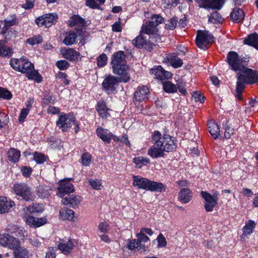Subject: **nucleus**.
Segmentation results:
<instances>
[{
  "label": "nucleus",
  "instance_id": "nucleus-5",
  "mask_svg": "<svg viewBox=\"0 0 258 258\" xmlns=\"http://www.w3.org/2000/svg\"><path fill=\"white\" fill-rule=\"evenodd\" d=\"M22 63L23 64L21 66L19 72L26 74L30 80H34L37 83H40L42 81V76L34 69L33 63L24 58L22 59Z\"/></svg>",
  "mask_w": 258,
  "mask_h": 258
},
{
  "label": "nucleus",
  "instance_id": "nucleus-28",
  "mask_svg": "<svg viewBox=\"0 0 258 258\" xmlns=\"http://www.w3.org/2000/svg\"><path fill=\"white\" fill-rule=\"evenodd\" d=\"M149 93V89L146 86L139 87L135 92V98L138 101H142L147 98Z\"/></svg>",
  "mask_w": 258,
  "mask_h": 258
},
{
  "label": "nucleus",
  "instance_id": "nucleus-51",
  "mask_svg": "<svg viewBox=\"0 0 258 258\" xmlns=\"http://www.w3.org/2000/svg\"><path fill=\"white\" fill-rule=\"evenodd\" d=\"M178 20L177 18H172L165 24V28L169 30H174L177 23Z\"/></svg>",
  "mask_w": 258,
  "mask_h": 258
},
{
  "label": "nucleus",
  "instance_id": "nucleus-12",
  "mask_svg": "<svg viewBox=\"0 0 258 258\" xmlns=\"http://www.w3.org/2000/svg\"><path fill=\"white\" fill-rule=\"evenodd\" d=\"M141 32L149 36L150 39L152 41L158 42L161 40L160 36L158 34V29L152 25L150 22H147L142 27Z\"/></svg>",
  "mask_w": 258,
  "mask_h": 258
},
{
  "label": "nucleus",
  "instance_id": "nucleus-21",
  "mask_svg": "<svg viewBox=\"0 0 258 258\" xmlns=\"http://www.w3.org/2000/svg\"><path fill=\"white\" fill-rule=\"evenodd\" d=\"M74 246V241L69 239L68 241H62L58 244L57 247L62 253L67 254L72 252Z\"/></svg>",
  "mask_w": 258,
  "mask_h": 258
},
{
  "label": "nucleus",
  "instance_id": "nucleus-14",
  "mask_svg": "<svg viewBox=\"0 0 258 258\" xmlns=\"http://www.w3.org/2000/svg\"><path fill=\"white\" fill-rule=\"evenodd\" d=\"M57 195L61 198H63L70 193L74 191L75 189L70 180L67 179L60 182L59 186L57 188Z\"/></svg>",
  "mask_w": 258,
  "mask_h": 258
},
{
  "label": "nucleus",
  "instance_id": "nucleus-36",
  "mask_svg": "<svg viewBox=\"0 0 258 258\" xmlns=\"http://www.w3.org/2000/svg\"><path fill=\"white\" fill-rule=\"evenodd\" d=\"M9 160L13 162H17L20 157V151L16 149L12 148L7 153Z\"/></svg>",
  "mask_w": 258,
  "mask_h": 258
},
{
  "label": "nucleus",
  "instance_id": "nucleus-23",
  "mask_svg": "<svg viewBox=\"0 0 258 258\" xmlns=\"http://www.w3.org/2000/svg\"><path fill=\"white\" fill-rule=\"evenodd\" d=\"M61 53L64 58L71 60H77L80 55V53L73 48H66L62 49Z\"/></svg>",
  "mask_w": 258,
  "mask_h": 258
},
{
  "label": "nucleus",
  "instance_id": "nucleus-32",
  "mask_svg": "<svg viewBox=\"0 0 258 258\" xmlns=\"http://www.w3.org/2000/svg\"><path fill=\"white\" fill-rule=\"evenodd\" d=\"M230 17L234 22H240L244 18V12L239 8H235L231 12Z\"/></svg>",
  "mask_w": 258,
  "mask_h": 258
},
{
  "label": "nucleus",
  "instance_id": "nucleus-20",
  "mask_svg": "<svg viewBox=\"0 0 258 258\" xmlns=\"http://www.w3.org/2000/svg\"><path fill=\"white\" fill-rule=\"evenodd\" d=\"M25 221L30 227L37 228L44 225L47 220L44 217L35 218L29 215L26 218Z\"/></svg>",
  "mask_w": 258,
  "mask_h": 258
},
{
  "label": "nucleus",
  "instance_id": "nucleus-61",
  "mask_svg": "<svg viewBox=\"0 0 258 258\" xmlns=\"http://www.w3.org/2000/svg\"><path fill=\"white\" fill-rule=\"evenodd\" d=\"M192 97L196 102L203 103L205 100V97L198 92H194L192 95Z\"/></svg>",
  "mask_w": 258,
  "mask_h": 258
},
{
  "label": "nucleus",
  "instance_id": "nucleus-25",
  "mask_svg": "<svg viewBox=\"0 0 258 258\" xmlns=\"http://www.w3.org/2000/svg\"><path fill=\"white\" fill-rule=\"evenodd\" d=\"M146 234L152 236L153 234V231L150 228H142L140 232L137 234L138 241L143 243L150 241V238L146 235Z\"/></svg>",
  "mask_w": 258,
  "mask_h": 258
},
{
  "label": "nucleus",
  "instance_id": "nucleus-64",
  "mask_svg": "<svg viewBox=\"0 0 258 258\" xmlns=\"http://www.w3.org/2000/svg\"><path fill=\"white\" fill-rule=\"evenodd\" d=\"M139 247V241L138 240L133 239L130 241L128 244V248L131 250H135Z\"/></svg>",
  "mask_w": 258,
  "mask_h": 258
},
{
  "label": "nucleus",
  "instance_id": "nucleus-9",
  "mask_svg": "<svg viewBox=\"0 0 258 258\" xmlns=\"http://www.w3.org/2000/svg\"><path fill=\"white\" fill-rule=\"evenodd\" d=\"M76 118L73 114H61L59 116L58 120L56 121V125L62 132L68 131L73 123H75Z\"/></svg>",
  "mask_w": 258,
  "mask_h": 258
},
{
  "label": "nucleus",
  "instance_id": "nucleus-63",
  "mask_svg": "<svg viewBox=\"0 0 258 258\" xmlns=\"http://www.w3.org/2000/svg\"><path fill=\"white\" fill-rule=\"evenodd\" d=\"M98 229L101 232L105 233L109 230L108 225L105 222H101L99 224Z\"/></svg>",
  "mask_w": 258,
  "mask_h": 258
},
{
  "label": "nucleus",
  "instance_id": "nucleus-58",
  "mask_svg": "<svg viewBox=\"0 0 258 258\" xmlns=\"http://www.w3.org/2000/svg\"><path fill=\"white\" fill-rule=\"evenodd\" d=\"M91 161V156L88 153H85L82 156V162L84 166H88Z\"/></svg>",
  "mask_w": 258,
  "mask_h": 258
},
{
  "label": "nucleus",
  "instance_id": "nucleus-39",
  "mask_svg": "<svg viewBox=\"0 0 258 258\" xmlns=\"http://www.w3.org/2000/svg\"><path fill=\"white\" fill-rule=\"evenodd\" d=\"M27 210L31 213H41L43 211L42 204H33L32 205L27 207Z\"/></svg>",
  "mask_w": 258,
  "mask_h": 258
},
{
  "label": "nucleus",
  "instance_id": "nucleus-53",
  "mask_svg": "<svg viewBox=\"0 0 258 258\" xmlns=\"http://www.w3.org/2000/svg\"><path fill=\"white\" fill-rule=\"evenodd\" d=\"M42 41V38L40 35L35 36L27 40V42L32 45L39 44L41 43Z\"/></svg>",
  "mask_w": 258,
  "mask_h": 258
},
{
  "label": "nucleus",
  "instance_id": "nucleus-13",
  "mask_svg": "<svg viewBox=\"0 0 258 258\" xmlns=\"http://www.w3.org/2000/svg\"><path fill=\"white\" fill-rule=\"evenodd\" d=\"M57 19L56 14H46L35 20V22L39 27H49L55 23Z\"/></svg>",
  "mask_w": 258,
  "mask_h": 258
},
{
  "label": "nucleus",
  "instance_id": "nucleus-3",
  "mask_svg": "<svg viewBox=\"0 0 258 258\" xmlns=\"http://www.w3.org/2000/svg\"><path fill=\"white\" fill-rule=\"evenodd\" d=\"M133 185L139 189L155 191H161L164 185L161 182L151 181L140 176L134 175Z\"/></svg>",
  "mask_w": 258,
  "mask_h": 258
},
{
  "label": "nucleus",
  "instance_id": "nucleus-7",
  "mask_svg": "<svg viewBox=\"0 0 258 258\" xmlns=\"http://www.w3.org/2000/svg\"><path fill=\"white\" fill-rule=\"evenodd\" d=\"M227 61L229 64L231 70L237 71H241L244 68L245 64L244 61L240 58L238 53L235 51H230L228 52L227 57Z\"/></svg>",
  "mask_w": 258,
  "mask_h": 258
},
{
  "label": "nucleus",
  "instance_id": "nucleus-8",
  "mask_svg": "<svg viewBox=\"0 0 258 258\" xmlns=\"http://www.w3.org/2000/svg\"><path fill=\"white\" fill-rule=\"evenodd\" d=\"M15 194L19 196L25 201H32L34 200V195L30 190L29 187L25 183H16L13 186Z\"/></svg>",
  "mask_w": 258,
  "mask_h": 258
},
{
  "label": "nucleus",
  "instance_id": "nucleus-1",
  "mask_svg": "<svg viewBox=\"0 0 258 258\" xmlns=\"http://www.w3.org/2000/svg\"><path fill=\"white\" fill-rule=\"evenodd\" d=\"M235 97L239 100L242 99V93L246 84H252L257 82V74L251 69L245 68L239 71L237 77Z\"/></svg>",
  "mask_w": 258,
  "mask_h": 258
},
{
  "label": "nucleus",
  "instance_id": "nucleus-42",
  "mask_svg": "<svg viewBox=\"0 0 258 258\" xmlns=\"http://www.w3.org/2000/svg\"><path fill=\"white\" fill-rule=\"evenodd\" d=\"M171 66L174 68H178L183 64L182 60L176 56H170L169 58Z\"/></svg>",
  "mask_w": 258,
  "mask_h": 258
},
{
  "label": "nucleus",
  "instance_id": "nucleus-35",
  "mask_svg": "<svg viewBox=\"0 0 258 258\" xmlns=\"http://www.w3.org/2000/svg\"><path fill=\"white\" fill-rule=\"evenodd\" d=\"M244 43L252 46L258 50V34H250L244 40Z\"/></svg>",
  "mask_w": 258,
  "mask_h": 258
},
{
  "label": "nucleus",
  "instance_id": "nucleus-16",
  "mask_svg": "<svg viewBox=\"0 0 258 258\" xmlns=\"http://www.w3.org/2000/svg\"><path fill=\"white\" fill-rule=\"evenodd\" d=\"M81 201V197L74 195H68L63 197L61 200L63 205L68 206L74 209L77 208Z\"/></svg>",
  "mask_w": 258,
  "mask_h": 258
},
{
  "label": "nucleus",
  "instance_id": "nucleus-50",
  "mask_svg": "<svg viewBox=\"0 0 258 258\" xmlns=\"http://www.w3.org/2000/svg\"><path fill=\"white\" fill-rule=\"evenodd\" d=\"M22 59H23V58H21L20 59H18L16 58L11 59L10 61V64L11 67L14 69L19 71L21 66L23 64V63H22Z\"/></svg>",
  "mask_w": 258,
  "mask_h": 258
},
{
  "label": "nucleus",
  "instance_id": "nucleus-41",
  "mask_svg": "<svg viewBox=\"0 0 258 258\" xmlns=\"http://www.w3.org/2000/svg\"><path fill=\"white\" fill-rule=\"evenodd\" d=\"M223 20V19L222 17L217 11H215L212 13L209 17V21L213 24L222 23Z\"/></svg>",
  "mask_w": 258,
  "mask_h": 258
},
{
  "label": "nucleus",
  "instance_id": "nucleus-33",
  "mask_svg": "<svg viewBox=\"0 0 258 258\" xmlns=\"http://www.w3.org/2000/svg\"><path fill=\"white\" fill-rule=\"evenodd\" d=\"M209 133L212 137L215 139L218 138L220 136V129L218 124L214 121H210L208 123Z\"/></svg>",
  "mask_w": 258,
  "mask_h": 258
},
{
  "label": "nucleus",
  "instance_id": "nucleus-30",
  "mask_svg": "<svg viewBox=\"0 0 258 258\" xmlns=\"http://www.w3.org/2000/svg\"><path fill=\"white\" fill-rule=\"evenodd\" d=\"M75 213L71 210L66 208H63L59 211L60 219L62 220H73L74 218Z\"/></svg>",
  "mask_w": 258,
  "mask_h": 258
},
{
  "label": "nucleus",
  "instance_id": "nucleus-47",
  "mask_svg": "<svg viewBox=\"0 0 258 258\" xmlns=\"http://www.w3.org/2000/svg\"><path fill=\"white\" fill-rule=\"evenodd\" d=\"M49 189L47 187L39 186L37 190L38 196L41 198H48L49 196Z\"/></svg>",
  "mask_w": 258,
  "mask_h": 258
},
{
  "label": "nucleus",
  "instance_id": "nucleus-18",
  "mask_svg": "<svg viewBox=\"0 0 258 258\" xmlns=\"http://www.w3.org/2000/svg\"><path fill=\"white\" fill-rule=\"evenodd\" d=\"M15 203L6 197H0V214L11 212L15 207Z\"/></svg>",
  "mask_w": 258,
  "mask_h": 258
},
{
  "label": "nucleus",
  "instance_id": "nucleus-4",
  "mask_svg": "<svg viewBox=\"0 0 258 258\" xmlns=\"http://www.w3.org/2000/svg\"><path fill=\"white\" fill-rule=\"evenodd\" d=\"M152 140L156 146L160 147L165 152H171L176 147L171 136L165 135L162 137L159 131L154 132Z\"/></svg>",
  "mask_w": 258,
  "mask_h": 258
},
{
  "label": "nucleus",
  "instance_id": "nucleus-31",
  "mask_svg": "<svg viewBox=\"0 0 258 258\" xmlns=\"http://www.w3.org/2000/svg\"><path fill=\"white\" fill-rule=\"evenodd\" d=\"M13 249V258H28V252L25 247L18 245Z\"/></svg>",
  "mask_w": 258,
  "mask_h": 258
},
{
  "label": "nucleus",
  "instance_id": "nucleus-6",
  "mask_svg": "<svg viewBox=\"0 0 258 258\" xmlns=\"http://www.w3.org/2000/svg\"><path fill=\"white\" fill-rule=\"evenodd\" d=\"M196 41L200 48L206 50L208 48L207 45L214 41V37L209 31L199 30Z\"/></svg>",
  "mask_w": 258,
  "mask_h": 258
},
{
  "label": "nucleus",
  "instance_id": "nucleus-57",
  "mask_svg": "<svg viewBox=\"0 0 258 258\" xmlns=\"http://www.w3.org/2000/svg\"><path fill=\"white\" fill-rule=\"evenodd\" d=\"M8 122V116L6 113L0 112V128L7 124Z\"/></svg>",
  "mask_w": 258,
  "mask_h": 258
},
{
  "label": "nucleus",
  "instance_id": "nucleus-43",
  "mask_svg": "<svg viewBox=\"0 0 258 258\" xmlns=\"http://www.w3.org/2000/svg\"><path fill=\"white\" fill-rule=\"evenodd\" d=\"M134 162L137 167L141 168L143 165H147L150 163V160L147 158L137 157L134 159Z\"/></svg>",
  "mask_w": 258,
  "mask_h": 258
},
{
  "label": "nucleus",
  "instance_id": "nucleus-24",
  "mask_svg": "<svg viewBox=\"0 0 258 258\" xmlns=\"http://www.w3.org/2000/svg\"><path fill=\"white\" fill-rule=\"evenodd\" d=\"M85 20L78 15H73L69 21V26L70 27H73L75 26H78L79 27V29H81L82 31V27L85 26Z\"/></svg>",
  "mask_w": 258,
  "mask_h": 258
},
{
  "label": "nucleus",
  "instance_id": "nucleus-26",
  "mask_svg": "<svg viewBox=\"0 0 258 258\" xmlns=\"http://www.w3.org/2000/svg\"><path fill=\"white\" fill-rule=\"evenodd\" d=\"M96 133L97 136L105 143H109L111 140V137L112 136V134L111 132H109L108 130L106 129H104L102 127H98L96 130Z\"/></svg>",
  "mask_w": 258,
  "mask_h": 258
},
{
  "label": "nucleus",
  "instance_id": "nucleus-40",
  "mask_svg": "<svg viewBox=\"0 0 258 258\" xmlns=\"http://www.w3.org/2000/svg\"><path fill=\"white\" fill-rule=\"evenodd\" d=\"M254 226V222L251 220L249 221L243 228L242 236H246L251 233Z\"/></svg>",
  "mask_w": 258,
  "mask_h": 258
},
{
  "label": "nucleus",
  "instance_id": "nucleus-52",
  "mask_svg": "<svg viewBox=\"0 0 258 258\" xmlns=\"http://www.w3.org/2000/svg\"><path fill=\"white\" fill-rule=\"evenodd\" d=\"M90 185L92 187L96 190L100 189L102 183L101 181L97 179H90L89 181Z\"/></svg>",
  "mask_w": 258,
  "mask_h": 258
},
{
  "label": "nucleus",
  "instance_id": "nucleus-34",
  "mask_svg": "<svg viewBox=\"0 0 258 258\" xmlns=\"http://www.w3.org/2000/svg\"><path fill=\"white\" fill-rule=\"evenodd\" d=\"M164 151L160 147L152 146L148 151V154L152 158H157L164 156Z\"/></svg>",
  "mask_w": 258,
  "mask_h": 258
},
{
  "label": "nucleus",
  "instance_id": "nucleus-2",
  "mask_svg": "<svg viewBox=\"0 0 258 258\" xmlns=\"http://www.w3.org/2000/svg\"><path fill=\"white\" fill-rule=\"evenodd\" d=\"M111 65L113 73L123 76L121 81L124 83L128 82L130 80L128 75V66L126 63L125 55L122 51L114 53L112 56Z\"/></svg>",
  "mask_w": 258,
  "mask_h": 258
},
{
  "label": "nucleus",
  "instance_id": "nucleus-60",
  "mask_svg": "<svg viewBox=\"0 0 258 258\" xmlns=\"http://www.w3.org/2000/svg\"><path fill=\"white\" fill-rule=\"evenodd\" d=\"M56 65L60 70H64L69 67V63L67 60H63L57 61Z\"/></svg>",
  "mask_w": 258,
  "mask_h": 258
},
{
  "label": "nucleus",
  "instance_id": "nucleus-46",
  "mask_svg": "<svg viewBox=\"0 0 258 258\" xmlns=\"http://www.w3.org/2000/svg\"><path fill=\"white\" fill-rule=\"evenodd\" d=\"M222 124L225 130L224 133L225 138L229 139L231 135L234 134V130L228 124V122L226 120L224 121Z\"/></svg>",
  "mask_w": 258,
  "mask_h": 258
},
{
  "label": "nucleus",
  "instance_id": "nucleus-49",
  "mask_svg": "<svg viewBox=\"0 0 258 258\" xmlns=\"http://www.w3.org/2000/svg\"><path fill=\"white\" fill-rule=\"evenodd\" d=\"M0 98L10 100L12 98V94L8 90L0 87Z\"/></svg>",
  "mask_w": 258,
  "mask_h": 258
},
{
  "label": "nucleus",
  "instance_id": "nucleus-38",
  "mask_svg": "<svg viewBox=\"0 0 258 258\" xmlns=\"http://www.w3.org/2000/svg\"><path fill=\"white\" fill-rule=\"evenodd\" d=\"M133 44L138 48H142L147 44V40L143 35L141 34L133 40Z\"/></svg>",
  "mask_w": 258,
  "mask_h": 258
},
{
  "label": "nucleus",
  "instance_id": "nucleus-19",
  "mask_svg": "<svg viewBox=\"0 0 258 258\" xmlns=\"http://www.w3.org/2000/svg\"><path fill=\"white\" fill-rule=\"evenodd\" d=\"M150 73L152 75H154L156 78L161 80L170 78L172 75L170 72L165 71L161 66L151 69Z\"/></svg>",
  "mask_w": 258,
  "mask_h": 258
},
{
  "label": "nucleus",
  "instance_id": "nucleus-59",
  "mask_svg": "<svg viewBox=\"0 0 258 258\" xmlns=\"http://www.w3.org/2000/svg\"><path fill=\"white\" fill-rule=\"evenodd\" d=\"M29 112V108H23L19 115V121L20 122H22L24 121V119L27 116L28 113Z\"/></svg>",
  "mask_w": 258,
  "mask_h": 258
},
{
  "label": "nucleus",
  "instance_id": "nucleus-10",
  "mask_svg": "<svg viewBox=\"0 0 258 258\" xmlns=\"http://www.w3.org/2000/svg\"><path fill=\"white\" fill-rule=\"evenodd\" d=\"M122 78H123V77H115L113 76L109 75L102 82V86L105 91L107 94L114 92L115 91V86L119 82H122V81H121Z\"/></svg>",
  "mask_w": 258,
  "mask_h": 258
},
{
  "label": "nucleus",
  "instance_id": "nucleus-55",
  "mask_svg": "<svg viewBox=\"0 0 258 258\" xmlns=\"http://www.w3.org/2000/svg\"><path fill=\"white\" fill-rule=\"evenodd\" d=\"M158 247H164L167 245V241L165 237L162 233H160L157 238Z\"/></svg>",
  "mask_w": 258,
  "mask_h": 258
},
{
  "label": "nucleus",
  "instance_id": "nucleus-29",
  "mask_svg": "<svg viewBox=\"0 0 258 258\" xmlns=\"http://www.w3.org/2000/svg\"><path fill=\"white\" fill-rule=\"evenodd\" d=\"M192 193L187 188H182L179 194V199L183 203H188L191 199Z\"/></svg>",
  "mask_w": 258,
  "mask_h": 258
},
{
  "label": "nucleus",
  "instance_id": "nucleus-54",
  "mask_svg": "<svg viewBox=\"0 0 258 258\" xmlns=\"http://www.w3.org/2000/svg\"><path fill=\"white\" fill-rule=\"evenodd\" d=\"M34 160L38 164H42L46 160V157L43 154L35 152L34 154Z\"/></svg>",
  "mask_w": 258,
  "mask_h": 258
},
{
  "label": "nucleus",
  "instance_id": "nucleus-56",
  "mask_svg": "<svg viewBox=\"0 0 258 258\" xmlns=\"http://www.w3.org/2000/svg\"><path fill=\"white\" fill-rule=\"evenodd\" d=\"M107 57L105 54H102L97 58V65L99 67H102L106 64Z\"/></svg>",
  "mask_w": 258,
  "mask_h": 258
},
{
  "label": "nucleus",
  "instance_id": "nucleus-11",
  "mask_svg": "<svg viewBox=\"0 0 258 258\" xmlns=\"http://www.w3.org/2000/svg\"><path fill=\"white\" fill-rule=\"evenodd\" d=\"M201 196L206 201L205 209L207 212H211L213 210L214 207L218 203L219 193L214 192L213 195L206 191H202Z\"/></svg>",
  "mask_w": 258,
  "mask_h": 258
},
{
  "label": "nucleus",
  "instance_id": "nucleus-15",
  "mask_svg": "<svg viewBox=\"0 0 258 258\" xmlns=\"http://www.w3.org/2000/svg\"><path fill=\"white\" fill-rule=\"evenodd\" d=\"M0 244L3 246H7L11 249L16 248L18 246V240L11 236L8 234H4L0 235Z\"/></svg>",
  "mask_w": 258,
  "mask_h": 258
},
{
  "label": "nucleus",
  "instance_id": "nucleus-48",
  "mask_svg": "<svg viewBox=\"0 0 258 258\" xmlns=\"http://www.w3.org/2000/svg\"><path fill=\"white\" fill-rule=\"evenodd\" d=\"M164 19L159 15H154L151 18V21L149 22L157 27L158 25L163 22Z\"/></svg>",
  "mask_w": 258,
  "mask_h": 258
},
{
  "label": "nucleus",
  "instance_id": "nucleus-45",
  "mask_svg": "<svg viewBox=\"0 0 258 258\" xmlns=\"http://www.w3.org/2000/svg\"><path fill=\"white\" fill-rule=\"evenodd\" d=\"M164 90L167 93H173L177 91V87L169 81L165 82L163 84Z\"/></svg>",
  "mask_w": 258,
  "mask_h": 258
},
{
  "label": "nucleus",
  "instance_id": "nucleus-17",
  "mask_svg": "<svg viewBox=\"0 0 258 258\" xmlns=\"http://www.w3.org/2000/svg\"><path fill=\"white\" fill-rule=\"evenodd\" d=\"M201 8L220 10L222 7V0H195Z\"/></svg>",
  "mask_w": 258,
  "mask_h": 258
},
{
  "label": "nucleus",
  "instance_id": "nucleus-37",
  "mask_svg": "<svg viewBox=\"0 0 258 258\" xmlns=\"http://www.w3.org/2000/svg\"><path fill=\"white\" fill-rule=\"evenodd\" d=\"M12 53V49L6 45V42L0 41V55L10 56Z\"/></svg>",
  "mask_w": 258,
  "mask_h": 258
},
{
  "label": "nucleus",
  "instance_id": "nucleus-44",
  "mask_svg": "<svg viewBox=\"0 0 258 258\" xmlns=\"http://www.w3.org/2000/svg\"><path fill=\"white\" fill-rule=\"evenodd\" d=\"M105 0H86V4L92 9H99L100 6L105 2Z\"/></svg>",
  "mask_w": 258,
  "mask_h": 258
},
{
  "label": "nucleus",
  "instance_id": "nucleus-62",
  "mask_svg": "<svg viewBox=\"0 0 258 258\" xmlns=\"http://www.w3.org/2000/svg\"><path fill=\"white\" fill-rule=\"evenodd\" d=\"M57 249L54 247H49L46 253L45 258H55L56 250Z\"/></svg>",
  "mask_w": 258,
  "mask_h": 258
},
{
  "label": "nucleus",
  "instance_id": "nucleus-22",
  "mask_svg": "<svg viewBox=\"0 0 258 258\" xmlns=\"http://www.w3.org/2000/svg\"><path fill=\"white\" fill-rule=\"evenodd\" d=\"M76 33L74 31H71L68 36H67L64 40L63 43L67 45H71L76 42L77 36L82 35V31L81 29H76Z\"/></svg>",
  "mask_w": 258,
  "mask_h": 258
},
{
  "label": "nucleus",
  "instance_id": "nucleus-27",
  "mask_svg": "<svg viewBox=\"0 0 258 258\" xmlns=\"http://www.w3.org/2000/svg\"><path fill=\"white\" fill-rule=\"evenodd\" d=\"M98 115L102 118H106L110 116L108 111L109 109L107 108L105 103L103 101H99L97 104L96 107Z\"/></svg>",
  "mask_w": 258,
  "mask_h": 258
}]
</instances>
